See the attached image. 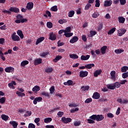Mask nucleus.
<instances>
[{
  "label": "nucleus",
  "mask_w": 128,
  "mask_h": 128,
  "mask_svg": "<svg viewBox=\"0 0 128 128\" xmlns=\"http://www.w3.org/2000/svg\"><path fill=\"white\" fill-rule=\"evenodd\" d=\"M95 120H94L92 118H90V119H88L87 120V121H88V124H94V122H94Z\"/></svg>",
  "instance_id": "57"
},
{
  "label": "nucleus",
  "mask_w": 128,
  "mask_h": 128,
  "mask_svg": "<svg viewBox=\"0 0 128 128\" xmlns=\"http://www.w3.org/2000/svg\"><path fill=\"white\" fill-rule=\"evenodd\" d=\"M49 40H56V35L54 34V32H51L50 34Z\"/></svg>",
  "instance_id": "10"
},
{
  "label": "nucleus",
  "mask_w": 128,
  "mask_h": 128,
  "mask_svg": "<svg viewBox=\"0 0 128 128\" xmlns=\"http://www.w3.org/2000/svg\"><path fill=\"white\" fill-rule=\"evenodd\" d=\"M88 71L81 70L80 72V78H86V76H88Z\"/></svg>",
  "instance_id": "6"
},
{
  "label": "nucleus",
  "mask_w": 128,
  "mask_h": 128,
  "mask_svg": "<svg viewBox=\"0 0 128 128\" xmlns=\"http://www.w3.org/2000/svg\"><path fill=\"white\" fill-rule=\"evenodd\" d=\"M102 72V70H96L94 73V76H95V78H98V76H100V74Z\"/></svg>",
  "instance_id": "22"
},
{
  "label": "nucleus",
  "mask_w": 128,
  "mask_h": 128,
  "mask_svg": "<svg viewBox=\"0 0 128 128\" xmlns=\"http://www.w3.org/2000/svg\"><path fill=\"white\" fill-rule=\"evenodd\" d=\"M28 60H24L22 61L21 63H20V66H22L24 67L26 66V64H28Z\"/></svg>",
  "instance_id": "31"
},
{
  "label": "nucleus",
  "mask_w": 128,
  "mask_h": 128,
  "mask_svg": "<svg viewBox=\"0 0 128 128\" xmlns=\"http://www.w3.org/2000/svg\"><path fill=\"white\" fill-rule=\"evenodd\" d=\"M58 46H64V42H60V40H59L58 42Z\"/></svg>",
  "instance_id": "52"
},
{
  "label": "nucleus",
  "mask_w": 128,
  "mask_h": 128,
  "mask_svg": "<svg viewBox=\"0 0 128 128\" xmlns=\"http://www.w3.org/2000/svg\"><path fill=\"white\" fill-rule=\"evenodd\" d=\"M61 120L64 124H68V122H72V119L70 118H66V117H62Z\"/></svg>",
  "instance_id": "5"
},
{
  "label": "nucleus",
  "mask_w": 128,
  "mask_h": 128,
  "mask_svg": "<svg viewBox=\"0 0 128 128\" xmlns=\"http://www.w3.org/2000/svg\"><path fill=\"white\" fill-rule=\"evenodd\" d=\"M16 18L17 20H15L16 24H20V22L24 24V22H28V19L24 18V16L20 14L16 16Z\"/></svg>",
  "instance_id": "2"
},
{
  "label": "nucleus",
  "mask_w": 128,
  "mask_h": 128,
  "mask_svg": "<svg viewBox=\"0 0 128 128\" xmlns=\"http://www.w3.org/2000/svg\"><path fill=\"white\" fill-rule=\"evenodd\" d=\"M4 70L6 72H14V68L10 66L5 68Z\"/></svg>",
  "instance_id": "11"
},
{
  "label": "nucleus",
  "mask_w": 128,
  "mask_h": 128,
  "mask_svg": "<svg viewBox=\"0 0 128 128\" xmlns=\"http://www.w3.org/2000/svg\"><path fill=\"white\" fill-rule=\"evenodd\" d=\"M64 112H63L60 111L58 112L57 115L58 116L59 118H62V116L64 114Z\"/></svg>",
  "instance_id": "55"
},
{
  "label": "nucleus",
  "mask_w": 128,
  "mask_h": 128,
  "mask_svg": "<svg viewBox=\"0 0 128 128\" xmlns=\"http://www.w3.org/2000/svg\"><path fill=\"white\" fill-rule=\"evenodd\" d=\"M111 78L114 80L116 78V71H112L110 72Z\"/></svg>",
  "instance_id": "34"
},
{
  "label": "nucleus",
  "mask_w": 128,
  "mask_h": 128,
  "mask_svg": "<svg viewBox=\"0 0 128 128\" xmlns=\"http://www.w3.org/2000/svg\"><path fill=\"white\" fill-rule=\"evenodd\" d=\"M11 38L12 40H14V42H20V36L16 35V32H14V34H12Z\"/></svg>",
  "instance_id": "3"
},
{
  "label": "nucleus",
  "mask_w": 128,
  "mask_h": 128,
  "mask_svg": "<svg viewBox=\"0 0 128 128\" xmlns=\"http://www.w3.org/2000/svg\"><path fill=\"white\" fill-rule=\"evenodd\" d=\"M62 56H57L54 59V62H58L60 60H62Z\"/></svg>",
  "instance_id": "30"
},
{
  "label": "nucleus",
  "mask_w": 128,
  "mask_h": 128,
  "mask_svg": "<svg viewBox=\"0 0 128 128\" xmlns=\"http://www.w3.org/2000/svg\"><path fill=\"white\" fill-rule=\"evenodd\" d=\"M44 38H45L44 37L42 36V37H40V38L37 39L36 42V46H38V44L42 42H44Z\"/></svg>",
  "instance_id": "17"
},
{
  "label": "nucleus",
  "mask_w": 128,
  "mask_h": 128,
  "mask_svg": "<svg viewBox=\"0 0 128 128\" xmlns=\"http://www.w3.org/2000/svg\"><path fill=\"white\" fill-rule=\"evenodd\" d=\"M128 77V72L123 73L122 74V78H126Z\"/></svg>",
  "instance_id": "56"
},
{
  "label": "nucleus",
  "mask_w": 128,
  "mask_h": 128,
  "mask_svg": "<svg viewBox=\"0 0 128 128\" xmlns=\"http://www.w3.org/2000/svg\"><path fill=\"white\" fill-rule=\"evenodd\" d=\"M116 28H113L108 32V34H112L116 32Z\"/></svg>",
  "instance_id": "32"
},
{
  "label": "nucleus",
  "mask_w": 128,
  "mask_h": 128,
  "mask_svg": "<svg viewBox=\"0 0 128 128\" xmlns=\"http://www.w3.org/2000/svg\"><path fill=\"white\" fill-rule=\"evenodd\" d=\"M72 34H74L73 33H64V36H65L66 38H70V36H72Z\"/></svg>",
  "instance_id": "46"
},
{
  "label": "nucleus",
  "mask_w": 128,
  "mask_h": 128,
  "mask_svg": "<svg viewBox=\"0 0 128 128\" xmlns=\"http://www.w3.org/2000/svg\"><path fill=\"white\" fill-rule=\"evenodd\" d=\"M106 48H108V46H103L102 48H101L100 52L102 54H106Z\"/></svg>",
  "instance_id": "20"
},
{
  "label": "nucleus",
  "mask_w": 128,
  "mask_h": 128,
  "mask_svg": "<svg viewBox=\"0 0 128 128\" xmlns=\"http://www.w3.org/2000/svg\"><path fill=\"white\" fill-rule=\"evenodd\" d=\"M52 120V119L51 118H48L44 119L45 124H48V122H50Z\"/></svg>",
  "instance_id": "33"
},
{
  "label": "nucleus",
  "mask_w": 128,
  "mask_h": 128,
  "mask_svg": "<svg viewBox=\"0 0 128 128\" xmlns=\"http://www.w3.org/2000/svg\"><path fill=\"white\" fill-rule=\"evenodd\" d=\"M94 64H86L85 65V68L88 70H90V68H94Z\"/></svg>",
  "instance_id": "28"
},
{
  "label": "nucleus",
  "mask_w": 128,
  "mask_h": 128,
  "mask_svg": "<svg viewBox=\"0 0 128 128\" xmlns=\"http://www.w3.org/2000/svg\"><path fill=\"white\" fill-rule=\"evenodd\" d=\"M124 52V50L122 49L116 50H114V52H116V54H122V52Z\"/></svg>",
  "instance_id": "47"
},
{
  "label": "nucleus",
  "mask_w": 128,
  "mask_h": 128,
  "mask_svg": "<svg viewBox=\"0 0 128 128\" xmlns=\"http://www.w3.org/2000/svg\"><path fill=\"white\" fill-rule=\"evenodd\" d=\"M32 90L34 92H38L40 90V86H36L32 88Z\"/></svg>",
  "instance_id": "19"
},
{
  "label": "nucleus",
  "mask_w": 128,
  "mask_h": 128,
  "mask_svg": "<svg viewBox=\"0 0 128 128\" xmlns=\"http://www.w3.org/2000/svg\"><path fill=\"white\" fill-rule=\"evenodd\" d=\"M106 86L108 90H114L116 88V86L114 84H108Z\"/></svg>",
  "instance_id": "26"
},
{
  "label": "nucleus",
  "mask_w": 128,
  "mask_h": 128,
  "mask_svg": "<svg viewBox=\"0 0 128 128\" xmlns=\"http://www.w3.org/2000/svg\"><path fill=\"white\" fill-rule=\"evenodd\" d=\"M1 118L3 120H5V122H6V120H8L9 117L8 116H6L4 114H2L1 115Z\"/></svg>",
  "instance_id": "27"
},
{
  "label": "nucleus",
  "mask_w": 128,
  "mask_h": 128,
  "mask_svg": "<svg viewBox=\"0 0 128 128\" xmlns=\"http://www.w3.org/2000/svg\"><path fill=\"white\" fill-rule=\"evenodd\" d=\"M90 34L92 36H96V32L91 30L90 32Z\"/></svg>",
  "instance_id": "61"
},
{
  "label": "nucleus",
  "mask_w": 128,
  "mask_h": 128,
  "mask_svg": "<svg viewBox=\"0 0 128 128\" xmlns=\"http://www.w3.org/2000/svg\"><path fill=\"white\" fill-rule=\"evenodd\" d=\"M54 90H56V89L54 88V86H52L50 88V94H54Z\"/></svg>",
  "instance_id": "48"
},
{
  "label": "nucleus",
  "mask_w": 128,
  "mask_h": 128,
  "mask_svg": "<svg viewBox=\"0 0 128 128\" xmlns=\"http://www.w3.org/2000/svg\"><path fill=\"white\" fill-rule=\"evenodd\" d=\"M74 126H80V122L78 121L74 122Z\"/></svg>",
  "instance_id": "62"
},
{
  "label": "nucleus",
  "mask_w": 128,
  "mask_h": 128,
  "mask_svg": "<svg viewBox=\"0 0 128 128\" xmlns=\"http://www.w3.org/2000/svg\"><path fill=\"white\" fill-rule=\"evenodd\" d=\"M16 94H18V96H21L22 98L26 96V94H24V93H22L20 91H16Z\"/></svg>",
  "instance_id": "37"
},
{
  "label": "nucleus",
  "mask_w": 128,
  "mask_h": 128,
  "mask_svg": "<svg viewBox=\"0 0 128 128\" xmlns=\"http://www.w3.org/2000/svg\"><path fill=\"white\" fill-rule=\"evenodd\" d=\"M114 86H115V88H120V82H116L114 84Z\"/></svg>",
  "instance_id": "42"
},
{
  "label": "nucleus",
  "mask_w": 128,
  "mask_h": 128,
  "mask_svg": "<svg viewBox=\"0 0 128 128\" xmlns=\"http://www.w3.org/2000/svg\"><path fill=\"white\" fill-rule=\"evenodd\" d=\"M118 20L120 24H124V22H126V18L122 16H120L118 18Z\"/></svg>",
  "instance_id": "24"
},
{
  "label": "nucleus",
  "mask_w": 128,
  "mask_h": 128,
  "mask_svg": "<svg viewBox=\"0 0 128 128\" xmlns=\"http://www.w3.org/2000/svg\"><path fill=\"white\" fill-rule=\"evenodd\" d=\"M6 102V97H2L0 98V103L4 104Z\"/></svg>",
  "instance_id": "54"
},
{
  "label": "nucleus",
  "mask_w": 128,
  "mask_h": 128,
  "mask_svg": "<svg viewBox=\"0 0 128 128\" xmlns=\"http://www.w3.org/2000/svg\"><path fill=\"white\" fill-rule=\"evenodd\" d=\"M10 124H12L14 128H18V124L16 122V121H10Z\"/></svg>",
  "instance_id": "21"
},
{
  "label": "nucleus",
  "mask_w": 128,
  "mask_h": 128,
  "mask_svg": "<svg viewBox=\"0 0 128 128\" xmlns=\"http://www.w3.org/2000/svg\"><path fill=\"white\" fill-rule=\"evenodd\" d=\"M42 98L36 97L34 99L33 104H38V102H42Z\"/></svg>",
  "instance_id": "12"
},
{
  "label": "nucleus",
  "mask_w": 128,
  "mask_h": 128,
  "mask_svg": "<svg viewBox=\"0 0 128 128\" xmlns=\"http://www.w3.org/2000/svg\"><path fill=\"white\" fill-rule=\"evenodd\" d=\"M118 36H122L123 34H124L126 32V29L121 28L118 30Z\"/></svg>",
  "instance_id": "4"
},
{
  "label": "nucleus",
  "mask_w": 128,
  "mask_h": 128,
  "mask_svg": "<svg viewBox=\"0 0 128 128\" xmlns=\"http://www.w3.org/2000/svg\"><path fill=\"white\" fill-rule=\"evenodd\" d=\"M90 86H82L81 87V90L82 92H88V90H90Z\"/></svg>",
  "instance_id": "16"
},
{
  "label": "nucleus",
  "mask_w": 128,
  "mask_h": 128,
  "mask_svg": "<svg viewBox=\"0 0 128 128\" xmlns=\"http://www.w3.org/2000/svg\"><path fill=\"white\" fill-rule=\"evenodd\" d=\"M74 15V10L70 11L68 14V16L69 18H72Z\"/></svg>",
  "instance_id": "35"
},
{
  "label": "nucleus",
  "mask_w": 128,
  "mask_h": 128,
  "mask_svg": "<svg viewBox=\"0 0 128 128\" xmlns=\"http://www.w3.org/2000/svg\"><path fill=\"white\" fill-rule=\"evenodd\" d=\"M90 55H86V56H84V55H82L80 57L81 60H88V58H90Z\"/></svg>",
  "instance_id": "23"
},
{
  "label": "nucleus",
  "mask_w": 128,
  "mask_h": 128,
  "mask_svg": "<svg viewBox=\"0 0 128 128\" xmlns=\"http://www.w3.org/2000/svg\"><path fill=\"white\" fill-rule=\"evenodd\" d=\"M121 6H124L125 4H126V0H119Z\"/></svg>",
  "instance_id": "58"
},
{
  "label": "nucleus",
  "mask_w": 128,
  "mask_h": 128,
  "mask_svg": "<svg viewBox=\"0 0 128 128\" xmlns=\"http://www.w3.org/2000/svg\"><path fill=\"white\" fill-rule=\"evenodd\" d=\"M112 0H106L104 2V6L108 7V6H112Z\"/></svg>",
  "instance_id": "8"
},
{
  "label": "nucleus",
  "mask_w": 128,
  "mask_h": 128,
  "mask_svg": "<svg viewBox=\"0 0 128 128\" xmlns=\"http://www.w3.org/2000/svg\"><path fill=\"white\" fill-rule=\"evenodd\" d=\"M90 118L93 120H96V122H100L104 118V117L102 114H93L90 116Z\"/></svg>",
  "instance_id": "1"
},
{
  "label": "nucleus",
  "mask_w": 128,
  "mask_h": 128,
  "mask_svg": "<svg viewBox=\"0 0 128 128\" xmlns=\"http://www.w3.org/2000/svg\"><path fill=\"white\" fill-rule=\"evenodd\" d=\"M32 116V112H30L28 110H27L26 112V114H24V116H25V118H26L28 116Z\"/></svg>",
  "instance_id": "41"
},
{
  "label": "nucleus",
  "mask_w": 128,
  "mask_h": 128,
  "mask_svg": "<svg viewBox=\"0 0 128 128\" xmlns=\"http://www.w3.org/2000/svg\"><path fill=\"white\" fill-rule=\"evenodd\" d=\"M78 106L79 104L78 103H72L69 104V106H70V108H76V106Z\"/></svg>",
  "instance_id": "40"
},
{
  "label": "nucleus",
  "mask_w": 128,
  "mask_h": 128,
  "mask_svg": "<svg viewBox=\"0 0 128 128\" xmlns=\"http://www.w3.org/2000/svg\"><path fill=\"white\" fill-rule=\"evenodd\" d=\"M64 86H72V84H74V82L72 80H68L66 82H64Z\"/></svg>",
  "instance_id": "18"
},
{
  "label": "nucleus",
  "mask_w": 128,
  "mask_h": 128,
  "mask_svg": "<svg viewBox=\"0 0 128 128\" xmlns=\"http://www.w3.org/2000/svg\"><path fill=\"white\" fill-rule=\"evenodd\" d=\"M5 40L4 38H0V44H4Z\"/></svg>",
  "instance_id": "64"
},
{
  "label": "nucleus",
  "mask_w": 128,
  "mask_h": 128,
  "mask_svg": "<svg viewBox=\"0 0 128 128\" xmlns=\"http://www.w3.org/2000/svg\"><path fill=\"white\" fill-rule=\"evenodd\" d=\"M95 2V6L96 8H100V0H96Z\"/></svg>",
  "instance_id": "49"
},
{
  "label": "nucleus",
  "mask_w": 128,
  "mask_h": 128,
  "mask_svg": "<svg viewBox=\"0 0 128 128\" xmlns=\"http://www.w3.org/2000/svg\"><path fill=\"white\" fill-rule=\"evenodd\" d=\"M70 58H73V60H78V56L76 54H70Z\"/></svg>",
  "instance_id": "29"
},
{
  "label": "nucleus",
  "mask_w": 128,
  "mask_h": 128,
  "mask_svg": "<svg viewBox=\"0 0 128 128\" xmlns=\"http://www.w3.org/2000/svg\"><path fill=\"white\" fill-rule=\"evenodd\" d=\"M42 62V59L40 58H38L34 60V66H38V64H40Z\"/></svg>",
  "instance_id": "9"
},
{
  "label": "nucleus",
  "mask_w": 128,
  "mask_h": 128,
  "mask_svg": "<svg viewBox=\"0 0 128 128\" xmlns=\"http://www.w3.org/2000/svg\"><path fill=\"white\" fill-rule=\"evenodd\" d=\"M17 34L19 36L20 38H22V40L24 38V34L22 33V30H18L17 31Z\"/></svg>",
  "instance_id": "25"
},
{
  "label": "nucleus",
  "mask_w": 128,
  "mask_h": 128,
  "mask_svg": "<svg viewBox=\"0 0 128 128\" xmlns=\"http://www.w3.org/2000/svg\"><path fill=\"white\" fill-rule=\"evenodd\" d=\"M92 102V98H88L85 100L84 102L85 104H90V102Z\"/></svg>",
  "instance_id": "53"
},
{
  "label": "nucleus",
  "mask_w": 128,
  "mask_h": 128,
  "mask_svg": "<svg viewBox=\"0 0 128 128\" xmlns=\"http://www.w3.org/2000/svg\"><path fill=\"white\" fill-rule=\"evenodd\" d=\"M98 16H100V14H98V12H95L92 14V18H96Z\"/></svg>",
  "instance_id": "39"
},
{
  "label": "nucleus",
  "mask_w": 128,
  "mask_h": 128,
  "mask_svg": "<svg viewBox=\"0 0 128 128\" xmlns=\"http://www.w3.org/2000/svg\"><path fill=\"white\" fill-rule=\"evenodd\" d=\"M92 6V4H90V3L88 4L86 6L84 10H90V8Z\"/></svg>",
  "instance_id": "50"
},
{
  "label": "nucleus",
  "mask_w": 128,
  "mask_h": 128,
  "mask_svg": "<svg viewBox=\"0 0 128 128\" xmlns=\"http://www.w3.org/2000/svg\"><path fill=\"white\" fill-rule=\"evenodd\" d=\"M46 26L48 28H52V22H48Z\"/></svg>",
  "instance_id": "51"
},
{
  "label": "nucleus",
  "mask_w": 128,
  "mask_h": 128,
  "mask_svg": "<svg viewBox=\"0 0 128 128\" xmlns=\"http://www.w3.org/2000/svg\"><path fill=\"white\" fill-rule=\"evenodd\" d=\"M100 98V93L98 92H95L94 93L92 96V98H94V100H98Z\"/></svg>",
  "instance_id": "14"
},
{
  "label": "nucleus",
  "mask_w": 128,
  "mask_h": 128,
  "mask_svg": "<svg viewBox=\"0 0 128 128\" xmlns=\"http://www.w3.org/2000/svg\"><path fill=\"white\" fill-rule=\"evenodd\" d=\"M28 128H36V126L32 123H30L28 124Z\"/></svg>",
  "instance_id": "59"
},
{
  "label": "nucleus",
  "mask_w": 128,
  "mask_h": 128,
  "mask_svg": "<svg viewBox=\"0 0 128 128\" xmlns=\"http://www.w3.org/2000/svg\"><path fill=\"white\" fill-rule=\"evenodd\" d=\"M126 70H128V67L124 66L121 68L122 72H126Z\"/></svg>",
  "instance_id": "36"
},
{
  "label": "nucleus",
  "mask_w": 128,
  "mask_h": 128,
  "mask_svg": "<svg viewBox=\"0 0 128 128\" xmlns=\"http://www.w3.org/2000/svg\"><path fill=\"white\" fill-rule=\"evenodd\" d=\"M26 8L29 10H32L33 8H34V3L32 2H28L27 4V6H26Z\"/></svg>",
  "instance_id": "13"
},
{
  "label": "nucleus",
  "mask_w": 128,
  "mask_h": 128,
  "mask_svg": "<svg viewBox=\"0 0 128 128\" xmlns=\"http://www.w3.org/2000/svg\"><path fill=\"white\" fill-rule=\"evenodd\" d=\"M102 26H104V24L102 23H100L98 26V31L100 32L102 28Z\"/></svg>",
  "instance_id": "45"
},
{
  "label": "nucleus",
  "mask_w": 128,
  "mask_h": 128,
  "mask_svg": "<svg viewBox=\"0 0 128 128\" xmlns=\"http://www.w3.org/2000/svg\"><path fill=\"white\" fill-rule=\"evenodd\" d=\"M41 95L44 96H46V98H50V94L48 92H42Z\"/></svg>",
  "instance_id": "38"
},
{
  "label": "nucleus",
  "mask_w": 128,
  "mask_h": 128,
  "mask_svg": "<svg viewBox=\"0 0 128 128\" xmlns=\"http://www.w3.org/2000/svg\"><path fill=\"white\" fill-rule=\"evenodd\" d=\"M9 10L12 12H15L16 14H18V12H20V9L16 7L10 8Z\"/></svg>",
  "instance_id": "7"
},
{
  "label": "nucleus",
  "mask_w": 128,
  "mask_h": 128,
  "mask_svg": "<svg viewBox=\"0 0 128 128\" xmlns=\"http://www.w3.org/2000/svg\"><path fill=\"white\" fill-rule=\"evenodd\" d=\"M48 54V52H44L40 54V56H43L44 58V56H46Z\"/></svg>",
  "instance_id": "60"
},
{
  "label": "nucleus",
  "mask_w": 128,
  "mask_h": 128,
  "mask_svg": "<svg viewBox=\"0 0 128 128\" xmlns=\"http://www.w3.org/2000/svg\"><path fill=\"white\" fill-rule=\"evenodd\" d=\"M54 70L52 68H48L45 70V72H52Z\"/></svg>",
  "instance_id": "43"
},
{
  "label": "nucleus",
  "mask_w": 128,
  "mask_h": 128,
  "mask_svg": "<svg viewBox=\"0 0 128 128\" xmlns=\"http://www.w3.org/2000/svg\"><path fill=\"white\" fill-rule=\"evenodd\" d=\"M52 12H58V6H54L50 8Z\"/></svg>",
  "instance_id": "44"
},
{
  "label": "nucleus",
  "mask_w": 128,
  "mask_h": 128,
  "mask_svg": "<svg viewBox=\"0 0 128 128\" xmlns=\"http://www.w3.org/2000/svg\"><path fill=\"white\" fill-rule=\"evenodd\" d=\"M78 40V38L77 36H74L70 40V44H74V42H76Z\"/></svg>",
  "instance_id": "15"
},
{
  "label": "nucleus",
  "mask_w": 128,
  "mask_h": 128,
  "mask_svg": "<svg viewBox=\"0 0 128 128\" xmlns=\"http://www.w3.org/2000/svg\"><path fill=\"white\" fill-rule=\"evenodd\" d=\"M0 30H6V25L4 24V26H0Z\"/></svg>",
  "instance_id": "63"
}]
</instances>
